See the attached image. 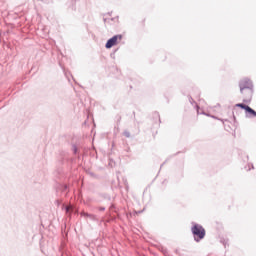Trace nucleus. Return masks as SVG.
<instances>
[{
    "label": "nucleus",
    "mask_w": 256,
    "mask_h": 256,
    "mask_svg": "<svg viewBox=\"0 0 256 256\" xmlns=\"http://www.w3.org/2000/svg\"><path fill=\"white\" fill-rule=\"evenodd\" d=\"M240 93L244 103H251L253 97V82L250 79L244 78L239 83Z\"/></svg>",
    "instance_id": "f257e3e1"
},
{
    "label": "nucleus",
    "mask_w": 256,
    "mask_h": 256,
    "mask_svg": "<svg viewBox=\"0 0 256 256\" xmlns=\"http://www.w3.org/2000/svg\"><path fill=\"white\" fill-rule=\"evenodd\" d=\"M235 107H240V109H244L248 117H256V111L245 104L239 103V104H236Z\"/></svg>",
    "instance_id": "20e7f679"
},
{
    "label": "nucleus",
    "mask_w": 256,
    "mask_h": 256,
    "mask_svg": "<svg viewBox=\"0 0 256 256\" xmlns=\"http://www.w3.org/2000/svg\"><path fill=\"white\" fill-rule=\"evenodd\" d=\"M66 211H69V207L66 208Z\"/></svg>",
    "instance_id": "39448f33"
},
{
    "label": "nucleus",
    "mask_w": 256,
    "mask_h": 256,
    "mask_svg": "<svg viewBox=\"0 0 256 256\" xmlns=\"http://www.w3.org/2000/svg\"><path fill=\"white\" fill-rule=\"evenodd\" d=\"M191 231L194 235L195 241L199 242L201 239H205V228L199 224H194V226L191 228Z\"/></svg>",
    "instance_id": "f03ea898"
},
{
    "label": "nucleus",
    "mask_w": 256,
    "mask_h": 256,
    "mask_svg": "<svg viewBox=\"0 0 256 256\" xmlns=\"http://www.w3.org/2000/svg\"><path fill=\"white\" fill-rule=\"evenodd\" d=\"M123 39L122 35H115L112 38H110L105 47L106 49H111V47H115V45H119V43H121V40Z\"/></svg>",
    "instance_id": "7ed1b4c3"
}]
</instances>
